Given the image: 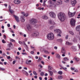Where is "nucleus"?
<instances>
[{
	"label": "nucleus",
	"mask_w": 80,
	"mask_h": 80,
	"mask_svg": "<svg viewBox=\"0 0 80 80\" xmlns=\"http://www.w3.org/2000/svg\"><path fill=\"white\" fill-rule=\"evenodd\" d=\"M58 18L61 22H63L65 20V14L62 12H60L58 15Z\"/></svg>",
	"instance_id": "nucleus-1"
},
{
	"label": "nucleus",
	"mask_w": 80,
	"mask_h": 80,
	"mask_svg": "<svg viewBox=\"0 0 80 80\" xmlns=\"http://www.w3.org/2000/svg\"><path fill=\"white\" fill-rule=\"evenodd\" d=\"M47 38L48 40H52L54 39V35L53 33H51L48 35Z\"/></svg>",
	"instance_id": "nucleus-2"
},
{
	"label": "nucleus",
	"mask_w": 80,
	"mask_h": 80,
	"mask_svg": "<svg viewBox=\"0 0 80 80\" xmlns=\"http://www.w3.org/2000/svg\"><path fill=\"white\" fill-rule=\"evenodd\" d=\"M49 14L51 17L52 18H55V17H56V15L55 14L52 12H50Z\"/></svg>",
	"instance_id": "nucleus-3"
},
{
	"label": "nucleus",
	"mask_w": 80,
	"mask_h": 80,
	"mask_svg": "<svg viewBox=\"0 0 80 80\" xmlns=\"http://www.w3.org/2000/svg\"><path fill=\"white\" fill-rule=\"evenodd\" d=\"M75 22L76 21L73 19H71L70 20L71 25L72 26H75Z\"/></svg>",
	"instance_id": "nucleus-4"
},
{
	"label": "nucleus",
	"mask_w": 80,
	"mask_h": 80,
	"mask_svg": "<svg viewBox=\"0 0 80 80\" xmlns=\"http://www.w3.org/2000/svg\"><path fill=\"white\" fill-rule=\"evenodd\" d=\"M37 22V20L35 19H32L31 20V23H32L33 25H35Z\"/></svg>",
	"instance_id": "nucleus-5"
},
{
	"label": "nucleus",
	"mask_w": 80,
	"mask_h": 80,
	"mask_svg": "<svg viewBox=\"0 0 80 80\" xmlns=\"http://www.w3.org/2000/svg\"><path fill=\"white\" fill-rule=\"evenodd\" d=\"M68 15L69 17H72L75 15V12H74L73 13L69 12H68Z\"/></svg>",
	"instance_id": "nucleus-6"
},
{
	"label": "nucleus",
	"mask_w": 80,
	"mask_h": 80,
	"mask_svg": "<svg viewBox=\"0 0 80 80\" xmlns=\"http://www.w3.org/2000/svg\"><path fill=\"white\" fill-rule=\"evenodd\" d=\"M13 17H14V18H15V20H16L17 22H20V19L18 16L14 15Z\"/></svg>",
	"instance_id": "nucleus-7"
},
{
	"label": "nucleus",
	"mask_w": 80,
	"mask_h": 80,
	"mask_svg": "<svg viewBox=\"0 0 80 80\" xmlns=\"http://www.w3.org/2000/svg\"><path fill=\"white\" fill-rule=\"evenodd\" d=\"M14 3L15 4H20L21 3V1L19 0H14Z\"/></svg>",
	"instance_id": "nucleus-8"
},
{
	"label": "nucleus",
	"mask_w": 80,
	"mask_h": 80,
	"mask_svg": "<svg viewBox=\"0 0 80 80\" xmlns=\"http://www.w3.org/2000/svg\"><path fill=\"white\" fill-rule=\"evenodd\" d=\"M76 3H77V1L75 0H74L71 2V4L72 7L75 6Z\"/></svg>",
	"instance_id": "nucleus-9"
},
{
	"label": "nucleus",
	"mask_w": 80,
	"mask_h": 80,
	"mask_svg": "<svg viewBox=\"0 0 80 80\" xmlns=\"http://www.w3.org/2000/svg\"><path fill=\"white\" fill-rule=\"evenodd\" d=\"M27 28L28 30H30L32 29V26L29 24H28L27 25Z\"/></svg>",
	"instance_id": "nucleus-10"
},
{
	"label": "nucleus",
	"mask_w": 80,
	"mask_h": 80,
	"mask_svg": "<svg viewBox=\"0 0 80 80\" xmlns=\"http://www.w3.org/2000/svg\"><path fill=\"white\" fill-rule=\"evenodd\" d=\"M61 52L63 54H65L66 53V51L65 50V48H62Z\"/></svg>",
	"instance_id": "nucleus-11"
},
{
	"label": "nucleus",
	"mask_w": 80,
	"mask_h": 80,
	"mask_svg": "<svg viewBox=\"0 0 80 80\" xmlns=\"http://www.w3.org/2000/svg\"><path fill=\"white\" fill-rule=\"evenodd\" d=\"M32 62V61L31 60H28V59L26 60V64L27 65H29L30 64V63H31Z\"/></svg>",
	"instance_id": "nucleus-12"
},
{
	"label": "nucleus",
	"mask_w": 80,
	"mask_h": 80,
	"mask_svg": "<svg viewBox=\"0 0 80 80\" xmlns=\"http://www.w3.org/2000/svg\"><path fill=\"white\" fill-rule=\"evenodd\" d=\"M33 35L35 37H37L39 35V33L38 32H33Z\"/></svg>",
	"instance_id": "nucleus-13"
},
{
	"label": "nucleus",
	"mask_w": 80,
	"mask_h": 80,
	"mask_svg": "<svg viewBox=\"0 0 80 80\" xmlns=\"http://www.w3.org/2000/svg\"><path fill=\"white\" fill-rule=\"evenodd\" d=\"M25 17L24 16H21V22H25Z\"/></svg>",
	"instance_id": "nucleus-14"
},
{
	"label": "nucleus",
	"mask_w": 80,
	"mask_h": 80,
	"mask_svg": "<svg viewBox=\"0 0 80 80\" xmlns=\"http://www.w3.org/2000/svg\"><path fill=\"white\" fill-rule=\"evenodd\" d=\"M58 30H59V31L58 32V33H59V34H57V36L58 37H61L60 34L62 33V31L59 29H58Z\"/></svg>",
	"instance_id": "nucleus-15"
},
{
	"label": "nucleus",
	"mask_w": 80,
	"mask_h": 80,
	"mask_svg": "<svg viewBox=\"0 0 80 80\" xmlns=\"http://www.w3.org/2000/svg\"><path fill=\"white\" fill-rule=\"evenodd\" d=\"M66 44L67 45H68L69 46H70L71 45H73V43H72L70 42H66Z\"/></svg>",
	"instance_id": "nucleus-16"
},
{
	"label": "nucleus",
	"mask_w": 80,
	"mask_h": 80,
	"mask_svg": "<svg viewBox=\"0 0 80 80\" xmlns=\"http://www.w3.org/2000/svg\"><path fill=\"white\" fill-rule=\"evenodd\" d=\"M76 30L77 31H80V25H79L76 27Z\"/></svg>",
	"instance_id": "nucleus-17"
},
{
	"label": "nucleus",
	"mask_w": 80,
	"mask_h": 80,
	"mask_svg": "<svg viewBox=\"0 0 80 80\" xmlns=\"http://www.w3.org/2000/svg\"><path fill=\"white\" fill-rule=\"evenodd\" d=\"M42 18L43 19H44L45 20H47V19H48V17L46 15H44L42 17Z\"/></svg>",
	"instance_id": "nucleus-18"
},
{
	"label": "nucleus",
	"mask_w": 80,
	"mask_h": 80,
	"mask_svg": "<svg viewBox=\"0 0 80 80\" xmlns=\"http://www.w3.org/2000/svg\"><path fill=\"white\" fill-rule=\"evenodd\" d=\"M56 58H58V59H60V58H61V57H60V56L58 54H56Z\"/></svg>",
	"instance_id": "nucleus-19"
},
{
	"label": "nucleus",
	"mask_w": 80,
	"mask_h": 80,
	"mask_svg": "<svg viewBox=\"0 0 80 80\" xmlns=\"http://www.w3.org/2000/svg\"><path fill=\"white\" fill-rule=\"evenodd\" d=\"M74 58L75 60L76 61V62H78V61H79L80 60V59L79 58L77 57H75Z\"/></svg>",
	"instance_id": "nucleus-20"
},
{
	"label": "nucleus",
	"mask_w": 80,
	"mask_h": 80,
	"mask_svg": "<svg viewBox=\"0 0 80 80\" xmlns=\"http://www.w3.org/2000/svg\"><path fill=\"white\" fill-rule=\"evenodd\" d=\"M71 48L72 49V50H73L74 51H77V49L76 48H75V47L74 46H72L71 47Z\"/></svg>",
	"instance_id": "nucleus-21"
},
{
	"label": "nucleus",
	"mask_w": 80,
	"mask_h": 80,
	"mask_svg": "<svg viewBox=\"0 0 80 80\" xmlns=\"http://www.w3.org/2000/svg\"><path fill=\"white\" fill-rule=\"evenodd\" d=\"M64 60L65 62L67 61H68L69 60V58H68L67 57L64 58Z\"/></svg>",
	"instance_id": "nucleus-22"
},
{
	"label": "nucleus",
	"mask_w": 80,
	"mask_h": 80,
	"mask_svg": "<svg viewBox=\"0 0 80 80\" xmlns=\"http://www.w3.org/2000/svg\"><path fill=\"white\" fill-rule=\"evenodd\" d=\"M62 0H58V3H60V4H62Z\"/></svg>",
	"instance_id": "nucleus-23"
},
{
	"label": "nucleus",
	"mask_w": 80,
	"mask_h": 80,
	"mask_svg": "<svg viewBox=\"0 0 80 80\" xmlns=\"http://www.w3.org/2000/svg\"><path fill=\"white\" fill-rule=\"evenodd\" d=\"M49 23H50V24H53V25L55 24V22H52V21L51 20L49 21Z\"/></svg>",
	"instance_id": "nucleus-24"
},
{
	"label": "nucleus",
	"mask_w": 80,
	"mask_h": 80,
	"mask_svg": "<svg viewBox=\"0 0 80 80\" xmlns=\"http://www.w3.org/2000/svg\"><path fill=\"white\" fill-rule=\"evenodd\" d=\"M58 79L61 80L63 78V76H58Z\"/></svg>",
	"instance_id": "nucleus-25"
},
{
	"label": "nucleus",
	"mask_w": 80,
	"mask_h": 80,
	"mask_svg": "<svg viewBox=\"0 0 80 80\" xmlns=\"http://www.w3.org/2000/svg\"><path fill=\"white\" fill-rule=\"evenodd\" d=\"M69 33H70V34H71V35H74V33H73V31H69Z\"/></svg>",
	"instance_id": "nucleus-26"
},
{
	"label": "nucleus",
	"mask_w": 80,
	"mask_h": 80,
	"mask_svg": "<svg viewBox=\"0 0 80 80\" xmlns=\"http://www.w3.org/2000/svg\"><path fill=\"white\" fill-rule=\"evenodd\" d=\"M9 12L11 13V14H12L14 12L13 11V10L10 9L9 10Z\"/></svg>",
	"instance_id": "nucleus-27"
},
{
	"label": "nucleus",
	"mask_w": 80,
	"mask_h": 80,
	"mask_svg": "<svg viewBox=\"0 0 80 80\" xmlns=\"http://www.w3.org/2000/svg\"><path fill=\"white\" fill-rule=\"evenodd\" d=\"M58 42H62V39H59L57 40Z\"/></svg>",
	"instance_id": "nucleus-28"
},
{
	"label": "nucleus",
	"mask_w": 80,
	"mask_h": 80,
	"mask_svg": "<svg viewBox=\"0 0 80 80\" xmlns=\"http://www.w3.org/2000/svg\"><path fill=\"white\" fill-rule=\"evenodd\" d=\"M48 72L50 74V75H51V76H52V75H53V72L50 71H49Z\"/></svg>",
	"instance_id": "nucleus-29"
},
{
	"label": "nucleus",
	"mask_w": 80,
	"mask_h": 80,
	"mask_svg": "<svg viewBox=\"0 0 80 80\" xmlns=\"http://www.w3.org/2000/svg\"><path fill=\"white\" fill-rule=\"evenodd\" d=\"M22 42H22L23 44H24V45H25L26 47V48H28V46L25 43V42H24V41H23Z\"/></svg>",
	"instance_id": "nucleus-30"
},
{
	"label": "nucleus",
	"mask_w": 80,
	"mask_h": 80,
	"mask_svg": "<svg viewBox=\"0 0 80 80\" xmlns=\"http://www.w3.org/2000/svg\"><path fill=\"white\" fill-rule=\"evenodd\" d=\"M42 59V58L41 57H39V58L38 60V62H40L41 60Z\"/></svg>",
	"instance_id": "nucleus-31"
},
{
	"label": "nucleus",
	"mask_w": 80,
	"mask_h": 80,
	"mask_svg": "<svg viewBox=\"0 0 80 80\" xmlns=\"http://www.w3.org/2000/svg\"><path fill=\"white\" fill-rule=\"evenodd\" d=\"M48 69L49 70H52V67L50 66H48Z\"/></svg>",
	"instance_id": "nucleus-32"
},
{
	"label": "nucleus",
	"mask_w": 80,
	"mask_h": 80,
	"mask_svg": "<svg viewBox=\"0 0 80 80\" xmlns=\"http://www.w3.org/2000/svg\"><path fill=\"white\" fill-rule=\"evenodd\" d=\"M60 31L58 30V29H56L54 30V32L56 33H58V32H59Z\"/></svg>",
	"instance_id": "nucleus-33"
},
{
	"label": "nucleus",
	"mask_w": 80,
	"mask_h": 80,
	"mask_svg": "<svg viewBox=\"0 0 80 80\" xmlns=\"http://www.w3.org/2000/svg\"><path fill=\"white\" fill-rule=\"evenodd\" d=\"M63 73V72H62V71H59L58 72V74H60V75H62V73Z\"/></svg>",
	"instance_id": "nucleus-34"
},
{
	"label": "nucleus",
	"mask_w": 80,
	"mask_h": 80,
	"mask_svg": "<svg viewBox=\"0 0 80 80\" xmlns=\"http://www.w3.org/2000/svg\"><path fill=\"white\" fill-rule=\"evenodd\" d=\"M55 28V27H54V26H51L50 27V30H52L53 29V28Z\"/></svg>",
	"instance_id": "nucleus-35"
},
{
	"label": "nucleus",
	"mask_w": 80,
	"mask_h": 80,
	"mask_svg": "<svg viewBox=\"0 0 80 80\" xmlns=\"http://www.w3.org/2000/svg\"><path fill=\"white\" fill-rule=\"evenodd\" d=\"M62 68H63V70H65V71H66V72H67V68H63V67H61Z\"/></svg>",
	"instance_id": "nucleus-36"
},
{
	"label": "nucleus",
	"mask_w": 80,
	"mask_h": 80,
	"mask_svg": "<svg viewBox=\"0 0 80 80\" xmlns=\"http://www.w3.org/2000/svg\"><path fill=\"white\" fill-rule=\"evenodd\" d=\"M44 52V53H47V54H48V53H49V52H48V51L47 50H45Z\"/></svg>",
	"instance_id": "nucleus-37"
},
{
	"label": "nucleus",
	"mask_w": 80,
	"mask_h": 80,
	"mask_svg": "<svg viewBox=\"0 0 80 80\" xmlns=\"http://www.w3.org/2000/svg\"><path fill=\"white\" fill-rule=\"evenodd\" d=\"M33 73L34 75H37V73L35 71H33Z\"/></svg>",
	"instance_id": "nucleus-38"
},
{
	"label": "nucleus",
	"mask_w": 80,
	"mask_h": 80,
	"mask_svg": "<svg viewBox=\"0 0 80 80\" xmlns=\"http://www.w3.org/2000/svg\"><path fill=\"white\" fill-rule=\"evenodd\" d=\"M40 74L41 76H43V75H44V73H43V72H42L40 73Z\"/></svg>",
	"instance_id": "nucleus-39"
},
{
	"label": "nucleus",
	"mask_w": 80,
	"mask_h": 80,
	"mask_svg": "<svg viewBox=\"0 0 80 80\" xmlns=\"http://www.w3.org/2000/svg\"><path fill=\"white\" fill-rule=\"evenodd\" d=\"M2 42L3 43H6V41L4 40V39H2Z\"/></svg>",
	"instance_id": "nucleus-40"
},
{
	"label": "nucleus",
	"mask_w": 80,
	"mask_h": 80,
	"mask_svg": "<svg viewBox=\"0 0 80 80\" xmlns=\"http://www.w3.org/2000/svg\"><path fill=\"white\" fill-rule=\"evenodd\" d=\"M27 71L24 70H23L22 71V73H23V74H25V73H26V72Z\"/></svg>",
	"instance_id": "nucleus-41"
},
{
	"label": "nucleus",
	"mask_w": 80,
	"mask_h": 80,
	"mask_svg": "<svg viewBox=\"0 0 80 80\" xmlns=\"http://www.w3.org/2000/svg\"><path fill=\"white\" fill-rule=\"evenodd\" d=\"M5 70L4 68H0V70H2V71H4Z\"/></svg>",
	"instance_id": "nucleus-42"
},
{
	"label": "nucleus",
	"mask_w": 80,
	"mask_h": 80,
	"mask_svg": "<svg viewBox=\"0 0 80 80\" xmlns=\"http://www.w3.org/2000/svg\"><path fill=\"white\" fill-rule=\"evenodd\" d=\"M65 38H66V39H68V35H67L66 36Z\"/></svg>",
	"instance_id": "nucleus-43"
},
{
	"label": "nucleus",
	"mask_w": 80,
	"mask_h": 80,
	"mask_svg": "<svg viewBox=\"0 0 80 80\" xmlns=\"http://www.w3.org/2000/svg\"><path fill=\"white\" fill-rule=\"evenodd\" d=\"M71 70H75V68H71Z\"/></svg>",
	"instance_id": "nucleus-44"
},
{
	"label": "nucleus",
	"mask_w": 80,
	"mask_h": 80,
	"mask_svg": "<svg viewBox=\"0 0 80 80\" xmlns=\"http://www.w3.org/2000/svg\"><path fill=\"white\" fill-rule=\"evenodd\" d=\"M24 16H25V17H28V13L25 14Z\"/></svg>",
	"instance_id": "nucleus-45"
},
{
	"label": "nucleus",
	"mask_w": 80,
	"mask_h": 80,
	"mask_svg": "<svg viewBox=\"0 0 80 80\" xmlns=\"http://www.w3.org/2000/svg\"><path fill=\"white\" fill-rule=\"evenodd\" d=\"M73 41L74 42H77V39H75L74 40H73Z\"/></svg>",
	"instance_id": "nucleus-46"
},
{
	"label": "nucleus",
	"mask_w": 80,
	"mask_h": 80,
	"mask_svg": "<svg viewBox=\"0 0 80 80\" xmlns=\"http://www.w3.org/2000/svg\"><path fill=\"white\" fill-rule=\"evenodd\" d=\"M49 3H50L51 4H52V1L49 0L48 2Z\"/></svg>",
	"instance_id": "nucleus-47"
},
{
	"label": "nucleus",
	"mask_w": 80,
	"mask_h": 80,
	"mask_svg": "<svg viewBox=\"0 0 80 80\" xmlns=\"http://www.w3.org/2000/svg\"><path fill=\"white\" fill-rule=\"evenodd\" d=\"M25 75H26V76H28V73L27 72H26V73H25Z\"/></svg>",
	"instance_id": "nucleus-48"
},
{
	"label": "nucleus",
	"mask_w": 80,
	"mask_h": 80,
	"mask_svg": "<svg viewBox=\"0 0 80 80\" xmlns=\"http://www.w3.org/2000/svg\"><path fill=\"white\" fill-rule=\"evenodd\" d=\"M77 18H80V13L78 15V17H77Z\"/></svg>",
	"instance_id": "nucleus-49"
},
{
	"label": "nucleus",
	"mask_w": 80,
	"mask_h": 80,
	"mask_svg": "<svg viewBox=\"0 0 80 80\" xmlns=\"http://www.w3.org/2000/svg\"><path fill=\"white\" fill-rule=\"evenodd\" d=\"M54 48V49H55V50H57L58 48L57 46H55Z\"/></svg>",
	"instance_id": "nucleus-50"
},
{
	"label": "nucleus",
	"mask_w": 80,
	"mask_h": 80,
	"mask_svg": "<svg viewBox=\"0 0 80 80\" xmlns=\"http://www.w3.org/2000/svg\"><path fill=\"white\" fill-rule=\"evenodd\" d=\"M11 41L12 42H15V40L14 39H11Z\"/></svg>",
	"instance_id": "nucleus-51"
},
{
	"label": "nucleus",
	"mask_w": 80,
	"mask_h": 80,
	"mask_svg": "<svg viewBox=\"0 0 80 80\" xmlns=\"http://www.w3.org/2000/svg\"><path fill=\"white\" fill-rule=\"evenodd\" d=\"M22 14V15H24V16H25V12H21Z\"/></svg>",
	"instance_id": "nucleus-52"
},
{
	"label": "nucleus",
	"mask_w": 80,
	"mask_h": 80,
	"mask_svg": "<svg viewBox=\"0 0 80 80\" xmlns=\"http://www.w3.org/2000/svg\"><path fill=\"white\" fill-rule=\"evenodd\" d=\"M22 55H27V53L25 52H22Z\"/></svg>",
	"instance_id": "nucleus-53"
},
{
	"label": "nucleus",
	"mask_w": 80,
	"mask_h": 80,
	"mask_svg": "<svg viewBox=\"0 0 80 80\" xmlns=\"http://www.w3.org/2000/svg\"><path fill=\"white\" fill-rule=\"evenodd\" d=\"M19 43L20 44V45H22V43H23V42H22V41H19Z\"/></svg>",
	"instance_id": "nucleus-54"
},
{
	"label": "nucleus",
	"mask_w": 80,
	"mask_h": 80,
	"mask_svg": "<svg viewBox=\"0 0 80 80\" xmlns=\"http://www.w3.org/2000/svg\"><path fill=\"white\" fill-rule=\"evenodd\" d=\"M3 37H4V39H6V38H7V36H6V35H4Z\"/></svg>",
	"instance_id": "nucleus-55"
},
{
	"label": "nucleus",
	"mask_w": 80,
	"mask_h": 80,
	"mask_svg": "<svg viewBox=\"0 0 80 80\" xmlns=\"http://www.w3.org/2000/svg\"><path fill=\"white\" fill-rule=\"evenodd\" d=\"M41 63L42 64V65H44V62H43V61H41Z\"/></svg>",
	"instance_id": "nucleus-56"
},
{
	"label": "nucleus",
	"mask_w": 80,
	"mask_h": 80,
	"mask_svg": "<svg viewBox=\"0 0 80 80\" xmlns=\"http://www.w3.org/2000/svg\"><path fill=\"white\" fill-rule=\"evenodd\" d=\"M8 46L9 47H11V45L10 44H8Z\"/></svg>",
	"instance_id": "nucleus-57"
},
{
	"label": "nucleus",
	"mask_w": 80,
	"mask_h": 80,
	"mask_svg": "<svg viewBox=\"0 0 80 80\" xmlns=\"http://www.w3.org/2000/svg\"><path fill=\"white\" fill-rule=\"evenodd\" d=\"M31 54H33L34 53V52L33 51H32L31 52Z\"/></svg>",
	"instance_id": "nucleus-58"
},
{
	"label": "nucleus",
	"mask_w": 80,
	"mask_h": 80,
	"mask_svg": "<svg viewBox=\"0 0 80 80\" xmlns=\"http://www.w3.org/2000/svg\"><path fill=\"white\" fill-rule=\"evenodd\" d=\"M10 58H11L10 57V56H8L7 58L8 59H10Z\"/></svg>",
	"instance_id": "nucleus-59"
},
{
	"label": "nucleus",
	"mask_w": 80,
	"mask_h": 80,
	"mask_svg": "<svg viewBox=\"0 0 80 80\" xmlns=\"http://www.w3.org/2000/svg\"><path fill=\"white\" fill-rule=\"evenodd\" d=\"M7 26L8 27H10V24H8L7 25Z\"/></svg>",
	"instance_id": "nucleus-60"
},
{
	"label": "nucleus",
	"mask_w": 80,
	"mask_h": 80,
	"mask_svg": "<svg viewBox=\"0 0 80 80\" xmlns=\"http://www.w3.org/2000/svg\"><path fill=\"white\" fill-rule=\"evenodd\" d=\"M74 72H78V70L76 69V70L74 71Z\"/></svg>",
	"instance_id": "nucleus-61"
},
{
	"label": "nucleus",
	"mask_w": 80,
	"mask_h": 80,
	"mask_svg": "<svg viewBox=\"0 0 80 80\" xmlns=\"http://www.w3.org/2000/svg\"><path fill=\"white\" fill-rule=\"evenodd\" d=\"M70 63H73V61L71 60L70 62Z\"/></svg>",
	"instance_id": "nucleus-62"
},
{
	"label": "nucleus",
	"mask_w": 80,
	"mask_h": 80,
	"mask_svg": "<svg viewBox=\"0 0 80 80\" xmlns=\"http://www.w3.org/2000/svg\"><path fill=\"white\" fill-rule=\"evenodd\" d=\"M47 0H44L43 1L44 3H45L46 2H47Z\"/></svg>",
	"instance_id": "nucleus-63"
},
{
	"label": "nucleus",
	"mask_w": 80,
	"mask_h": 80,
	"mask_svg": "<svg viewBox=\"0 0 80 80\" xmlns=\"http://www.w3.org/2000/svg\"><path fill=\"white\" fill-rule=\"evenodd\" d=\"M39 67H40V68H42V66L41 65H39Z\"/></svg>",
	"instance_id": "nucleus-64"
}]
</instances>
